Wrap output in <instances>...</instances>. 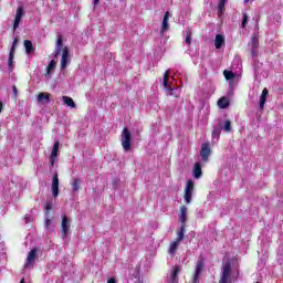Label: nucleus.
Listing matches in <instances>:
<instances>
[{"label":"nucleus","instance_id":"2f4dec72","mask_svg":"<svg viewBox=\"0 0 283 283\" xmlns=\"http://www.w3.org/2000/svg\"><path fill=\"white\" fill-rule=\"evenodd\" d=\"M54 67H56V61L52 60L46 67L48 74H52V70H54Z\"/></svg>","mask_w":283,"mask_h":283},{"label":"nucleus","instance_id":"4be33fe9","mask_svg":"<svg viewBox=\"0 0 283 283\" xmlns=\"http://www.w3.org/2000/svg\"><path fill=\"white\" fill-rule=\"evenodd\" d=\"M218 107H220V109H227V107H229V99H227V97H220L218 101Z\"/></svg>","mask_w":283,"mask_h":283},{"label":"nucleus","instance_id":"b1692460","mask_svg":"<svg viewBox=\"0 0 283 283\" xmlns=\"http://www.w3.org/2000/svg\"><path fill=\"white\" fill-rule=\"evenodd\" d=\"M43 101L50 103V93H40L38 95V103H43Z\"/></svg>","mask_w":283,"mask_h":283},{"label":"nucleus","instance_id":"6ab92c4d","mask_svg":"<svg viewBox=\"0 0 283 283\" xmlns=\"http://www.w3.org/2000/svg\"><path fill=\"white\" fill-rule=\"evenodd\" d=\"M224 44V35L217 34L214 39V46L217 50H220L222 45Z\"/></svg>","mask_w":283,"mask_h":283},{"label":"nucleus","instance_id":"cd10ccee","mask_svg":"<svg viewBox=\"0 0 283 283\" xmlns=\"http://www.w3.org/2000/svg\"><path fill=\"white\" fill-rule=\"evenodd\" d=\"M192 32L191 29H187L186 30V39H185V43L188 44V46L191 45V36H192Z\"/></svg>","mask_w":283,"mask_h":283},{"label":"nucleus","instance_id":"c9c22d12","mask_svg":"<svg viewBox=\"0 0 283 283\" xmlns=\"http://www.w3.org/2000/svg\"><path fill=\"white\" fill-rule=\"evenodd\" d=\"M12 98H14V101H17V98H19V90L17 88V85L12 86Z\"/></svg>","mask_w":283,"mask_h":283},{"label":"nucleus","instance_id":"a18cd8bd","mask_svg":"<svg viewBox=\"0 0 283 283\" xmlns=\"http://www.w3.org/2000/svg\"><path fill=\"white\" fill-rule=\"evenodd\" d=\"M245 1V3H249V0H244Z\"/></svg>","mask_w":283,"mask_h":283},{"label":"nucleus","instance_id":"2eb2a0df","mask_svg":"<svg viewBox=\"0 0 283 283\" xmlns=\"http://www.w3.org/2000/svg\"><path fill=\"white\" fill-rule=\"evenodd\" d=\"M179 273H180V265H175L170 273V279L168 283H178Z\"/></svg>","mask_w":283,"mask_h":283},{"label":"nucleus","instance_id":"aec40b11","mask_svg":"<svg viewBox=\"0 0 283 283\" xmlns=\"http://www.w3.org/2000/svg\"><path fill=\"white\" fill-rule=\"evenodd\" d=\"M186 229H187V226H180V229L177 232V238H176L177 242H182V240H185V231H186Z\"/></svg>","mask_w":283,"mask_h":283},{"label":"nucleus","instance_id":"58836bf2","mask_svg":"<svg viewBox=\"0 0 283 283\" xmlns=\"http://www.w3.org/2000/svg\"><path fill=\"white\" fill-rule=\"evenodd\" d=\"M255 38H253V49H252V52H251V54H252V56H258V50H255Z\"/></svg>","mask_w":283,"mask_h":283},{"label":"nucleus","instance_id":"c85d7f7f","mask_svg":"<svg viewBox=\"0 0 283 283\" xmlns=\"http://www.w3.org/2000/svg\"><path fill=\"white\" fill-rule=\"evenodd\" d=\"M224 6H227V0H219V3H218V12L220 14H223L224 12Z\"/></svg>","mask_w":283,"mask_h":283},{"label":"nucleus","instance_id":"a211bd4d","mask_svg":"<svg viewBox=\"0 0 283 283\" xmlns=\"http://www.w3.org/2000/svg\"><path fill=\"white\" fill-rule=\"evenodd\" d=\"M179 220L181 222V226L187 227V206H181Z\"/></svg>","mask_w":283,"mask_h":283},{"label":"nucleus","instance_id":"4468645a","mask_svg":"<svg viewBox=\"0 0 283 283\" xmlns=\"http://www.w3.org/2000/svg\"><path fill=\"white\" fill-rule=\"evenodd\" d=\"M193 178L196 180H199V178H202V164L200 161H197L192 169Z\"/></svg>","mask_w":283,"mask_h":283},{"label":"nucleus","instance_id":"4c0bfd02","mask_svg":"<svg viewBox=\"0 0 283 283\" xmlns=\"http://www.w3.org/2000/svg\"><path fill=\"white\" fill-rule=\"evenodd\" d=\"M50 224H52V219H50V214H49V216H46L45 221H44L45 229H50Z\"/></svg>","mask_w":283,"mask_h":283},{"label":"nucleus","instance_id":"c756f323","mask_svg":"<svg viewBox=\"0 0 283 283\" xmlns=\"http://www.w3.org/2000/svg\"><path fill=\"white\" fill-rule=\"evenodd\" d=\"M220 129H222V124H219L217 128L213 129L212 132V137L213 138H220Z\"/></svg>","mask_w":283,"mask_h":283},{"label":"nucleus","instance_id":"ddd939ff","mask_svg":"<svg viewBox=\"0 0 283 283\" xmlns=\"http://www.w3.org/2000/svg\"><path fill=\"white\" fill-rule=\"evenodd\" d=\"M14 52H17V46L11 45L10 52H9V70L12 72L14 70Z\"/></svg>","mask_w":283,"mask_h":283},{"label":"nucleus","instance_id":"20e7f679","mask_svg":"<svg viewBox=\"0 0 283 283\" xmlns=\"http://www.w3.org/2000/svg\"><path fill=\"white\" fill-rule=\"evenodd\" d=\"M61 53H62L61 70H66L67 64L72 63V57L70 56V48L64 46Z\"/></svg>","mask_w":283,"mask_h":283},{"label":"nucleus","instance_id":"5701e85b","mask_svg":"<svg viewBox=\"0 0 283 283\" xmlns=\"http://www.w3.org/2000/svg\"><path fill=\"white\" fill-rule=\"evenodd\" d=\"M179 244H180V242L175 240V241L170 244L169 250H168V253H169L170 255H176V251H178V245H179Z\"/></svg>","mask_w":283,"mask_h":283},{"label":"nucleus","instance_id":"37998d69","mask_svg":"<svg viewBox=\"0 0 283 283\" xmlns=\"http://www.w3.org/2000/svg\"><path fill=\"white\" fill-rule=\"evenodd\" d=\"M3 112V102L0 101V114Z\"/></svg>","mask_w":283,"mask_h":283},{"label":"nucleus","instance_id":"7c9ffc66","mask_svg":"<svg viewBox=\"0 0 283 283\" xmlns=\"http://www.w3.org/2000/svg\"><path fill=\"white\" fill-rule=\"evenodd\" d=\"M193 187H195L193 180L190 179L186 184L185 191L193 192Z\"/></svg>","mask_w":283,"mask_h":283},{"label":"nucleus","instance_id":"f03ea898","mask_svg":"<svg viewBox=\"0 0 283 283\" xmlns=\"http://www.w3.org/2000/svg\"><path fill=\"white\" fill-rule=\"evenodd\" d=\"M231 261H227L222 268V273L219 283H231Z\"/></svg>","mask_w":283,"mask_h":283},{"label":"nucleus","instance_id":"423d86ee","mask_svg":"<svg viewBox=\"0 0 283 283\" xmlns=\"http://www.w3.org/2000/svg\"><path fill=\"white\" fill-rule=\"evenodd\" d=\"M59 147H61V143L59 140L54 142L53 148L50 155V165L54 167L56 164V158L59 157Z\"/></svg>","mask_w":283,"mask_h":283},{"label":"nucleus","instance_id":"6e6552de","mask_svg":"<svg viewBox=\"0 0 283 283\" xmlns=\"http://www.w3.org/2000/svg\"><path fill=\"white\" fill-rule=\"evenodd\" d=\"M51 191L53 198H59V172H55L52 177Z\"/></svg>","mask_w":283,"mask_h":283},{"label":"nucleus","instance_id":"473e14b6","mask_svg":"<svg viewBox=\"0 0 283 283\" xmlns=\"http://www.w3.org/2000/svg\"><path fill=\"white\" fill-rule=\"evenodd\" d=\"M223 75L227 78V81H231L232 78H235V73H233L232 71H226L223 72Z\"/></svg>","mask_w":283,"mask_h":283},{"label":"nucleus","instance_id":"9b49d317","mask_svg":"<svg viewBox=\"0 0 283 283\" xmlns=\"http://www.w3.org/2000/svg\"><path fill=\"white\" fill-rule=\"evenodd\" d=\"M23 14H25V12L23 11V7H18L15 18L13 21V30H17L21 24V19H23Z\"/></svg>","mask_w":283,"mask_h":283},{"label":"nucleus","instance_id":"c03bdc74","mask_svg":"<svg viewBox=\"0 0 283 283\" xmlns=\"http://www.w3.org/2000/svg\"><path fill=\"white\" fill-rule=\"evenodd\" d=\"M20 283H25V279H22V280L20 281Z\"/></svg>","mask_w":283,"mask_h":283},{"label":"nucleus","instance_id":"72a5a7b5","mask_svg":"<svg viewBox=\"0 0 283 283\" xmlns=\"http://www.w3.org/2000/svg\"><path fill=\"white\" fill-rule=\"evenodd\" d=\"M223 129H224V132H227L228 134H230V132H233V129L231 128V120H226V122H224Z\"/></svg>","mask_w":283,"mask_h":283},{"label":"nucleus","instance_id":"9d476101","mask_svg":"<svg viewBox=\"0 0 283 283\" xmlns=\"http://www.w3.org/2000/svg\"><path fill=\"white\" fill-rule=\"evenodd\" d=\"M164 87L169 92L170 96H175V98H178V95L174 93V86H169V71H166L164 74Z\"/></svg>","mask_w":283,"mask_h":283},{"label":"nucleus","instance_id":"ea45409f","mask_svg":"<svg viewBox=\"0 0 283 283\" xmlns=\"http://www.w3.org/2000/svg\"><path fill=\"white\" fill-rule=\"evenodd\" d=\"M18 43H19V38H14L12 45H14L17 48Z\"/></svg>","mask_w":283,"mask_h":283},{"label":"nucleus","instance_id":"f257e3e1","mask_svg":"<svg viewBox=\"0 0 283 283\" xmlns=\"http://www.w3.org/2000/svg\"><path fill=\"white\" fill-rule=\"evenodd\" d=\"M120 143L124 151H132V132L125 127L122 130Z\"/></svg>","mask_w":283,"mask_h":283},{"label":"nucleus","instance_id":"f3484780","mask_svg":"<svg viewBox=\"0 0 283 283\" xmlns=\"http://www.w3.org/2000/svg\"><path fill=\"white\" fill-rule=\"evenodd\" d=\"M62 52H63V36L57 35L56 51H55V54H54V59H56V56H59Z\"/></svg>","mask_w":283,"mask_h":283},{"label":"nucleus","instance_id":"a878e982","mask_svg":"<svg viewBox=\"0 0 283 283\" xmlns=\"http://www.w3.org/2000/svg\"><path fill=\"white\" fill-rule=\"evenodd\" d=\"M72 191H78L81 189V179L74 178L71 182Z\"/></svg>","mask_w":283,"mask_h":283},{"label":"nucleus","instance_id":"39448f33","mask_svg":"<svg viewBox=\"0 0 283 283\" xmlns=\"http://www.w3.org/2000/svg\"><path fill=\"white\" fill-rule=\"evenodd\" d=\"M205 269V259L200 256L197 261L195 274L192 276V282L191 283H198V280L200 277V273H202V270Z\"/></svg>","mask_w":283,"mask_h":283},{"label":"nucleus","instance_id":"f704fd0d","mask_svg":"<svg viewBox=\"0 0 283 283\" xmlns=\"http://www.w3.org/2000/svg\"><path fill=\"white\" fill-rule=\"evenodd\" d=\"M247 25H249V14L243 13V19L241 22V28H247Z\"/></svg>","mask_w":283,"mask_h":283},{"label":"nucleus","instance_id":"e433bc0d","mask_svg":"<svg viewBox=\"0 0 283 283\" xmlns=\"http://www.w3.org/2000/svg\"><path fill=\"white\" fill-rule=\"evenodd\" d=\"M50 211H52V203L46 202L45 203V216H50Z\"/></svg>","mask_w":283,"mask_h":283},{"label":"nucleus","instance_id":"bb28decb","mask_svg":"<svg viewBox=\"0 0 283 283\" xmlns=\"http://www.w3.org/2000/svg\"><path fill=\"white\" fill-rule=\"evenodd\" d=\"M192 196H193V192L185 190L184 199H185L186 205L191 203Z\"/></svg>","mask_w":283,"mask_h":283},{"label":"nucleus","instance_id":"393cba45","mask_svg":"<svg viewBox=\"0 0 283 283\" xmlns=\"http://www.w3.org/2000/svg\"><path fill=\"white\" fill-rule=\"evenodd\" d=\"M62 99L65 105H67V107H72V109L76 107V103H74V99L72 97L63 96Z\"/></svg>","mask_w":283,"mask_h":283},{"label":"nucleus","instance_id":"dca6fc26","mask_svg":"<svg viewBox=\"0 0 283 283\" xmlns=\"http://www.w3.org/2000/svg\"><path fill=\"white\" fill-rule=\"evenodd\" d=\"M269 96V90L268 88H263L261 96H260V101H259V107L260 109H264V105H266V97Z\"/></svg>","mask_w":283,"mask_h":283},{"label":"nucleus","instance_id":"7ed1b4c3","mask_svg":"<svg viewBox=\"0 0 283 283\" xmlns=\"http://www.w3.org/2000/svg\"><path fill=\"white\" fill-rule=\"evenodd\" d=\"M70 229H72V220L67 216H63L61 223L62 240H65L70 235Z\"/></svg>","mask_w":283,"mask_h":283},{"label":"nucleus","instance_id":"0eeeda50","mask_svg":"<svg viewBox=\"0 0 283 283\" xmlns=\"http://www.w3.org/2000/svg\"><path fill=\"white\" fill-rule=\"evenodd\" d=\"M200 156L203 163L209 161V156H211V147H209L208 143L201 145Z\"/></svg>","mask_w":283,"mask_h":283},{"label":"nucleus","instance_id":"412c9836","mask_svg":"<svg viewBox=\"0 0 283 283\" xmlns=\"http://www.w3.org/2000/svg\"><path fill=\"white\" fill-rule=\"evenodd\" d=\"M24 50L28 54H32V52H34V44H32V41L24 40Z\"/></svg>","mask_w":283,"mask_h":283},{"label":"nucleus","instance_id":"1a4fd4ad","mask_svg":"<svg viewBox=\"0 0 283 283\" xmlns=\"http://www.w3.org/2000/svg\"><path fill=\"white\" fill-rule=\"evenodd\" d=\"M36 258V249H32L27 256V263L24 264V269H30L34 266Z\"/></svg>","mask_w":283,"mask_h":283},{"label":"nucleus","instance_id":"79ce46f5","mask_svg":"<svg viewBox=\"0 0 283 283\" xmlns=\"http://www.w3.org/2000/svg\"><path fill=\"white\" fill-rule=\"evenodd\" d=\"M98 3H101V0H93L94 6H98Z\"/></svg>","mask_w":283,"mask_h":283},{"label":"nucleus","instance_id":"a19ab883","mask_svg":"<svg viewBox=\"0 0 283 283\" xmlns=\"http://www.w3.org/2000/svg\"><path fill=\"white\" fill-rule=\"evenodd\" d=\"M107 283H116V279L111 277V279L107 281Z\"/></svg>","mask_w":283,"mask_h":283},{"label":"nucleus","instance_id":"f8f14e48","mask_svg":"<svg viewBox=\"0 0 283 283\" xmlns=\"http://www.w3.org/2000/svg\"><path fill=\"white\" fill-rule=\"evenodd\" d=\"M165 32H169V11H167L164 15V20L161 23V29L159 31V34H165Z\"/></svg>","mask_w":283,"mask_h":283}]
</instances>
